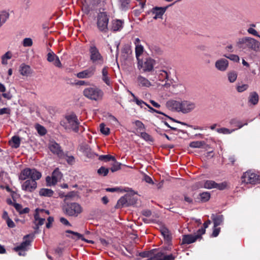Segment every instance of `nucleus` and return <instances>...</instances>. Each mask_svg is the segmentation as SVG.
<instances>
[{
  "label": "nucleus",
  "mask_w": 260,
  "mask_h": 260,
  "mask_svg": "<svg viewBox=\"0 0 260 260\" xmlns=\"http://www.w3.org/2000/svg\"><path fill=\"white\" fill-rule=\"evenodd\" d=\"M60 124L67 131H72L75 133H82L85 128L80 125L77 117L74 114L67 115L60 122Z\"/></svg>",
  "instance_id": "f257e3e1"
},
{
  "label": "nucleus",
  "mask_w": 260,
  "mask_h": 260,
  "mask_svg": "<svg viewBox=\"0 0 260 260\" xmlns=\"http://www.w3.org/2000/svg\"><path fill=\"white\" fill-rule=\"evenodd\" d=\"M63 213L69 216L77 217L83 211V208L76 202H66L62 207Z\"/></svg>",
  "instance_id": "f03ea898"
},
{
  "label": "nucleus",
  "mask_w": 260,
  "mask_h": 260,
  "mask_svg": "<svg viewBox=\"0 0 260 260\" xmlns=\"http://www.w3.org/2000/svg\"><path fill=\"white\" fill-rule=\"evenodd\" d=\"M89 55L90 61L95 65H102L104 59L100 52L98 48L93 44H91L89 47Z\"/></svg>",
  "instance_id": "7ed1b4c3"
},
{
  "label": "nucleus",
  "mask_w": 260,
  "mask_h": 260,
  "mask_svg": "<svg viewBox=\"0 0 260 260\" xmlns=\"http://www.w3.org/2000/svg\"><path fill=\"white\" fill-rule=\"evenodd\" d=\"M83 94L87 99L95 101L102 100L104 95L103 91L95 86L85 88Z\"/></svg>",
  "instance_id": "20e7f679"
},
{
  "label": "nucleus",
  "mask_w": 260,
  "mask_h": 260,
  "mask_svg": "<svg viewBox=\"0 0 260 260\" xmlns=\"http://www.w3.org/2000/svg\"><path fill=\"white\" fill-rule=\"evenodd\" d=\"M41 173L35 169L26 168L21 171L19 179L21 180H25L29 178L30 180H38L41 178Z\"/></svg>",
  "instance_id": "39448f33"
},
{
  "label": "nucleus",
  "mask_w": 260,
  "mask_h": 260,
  "mask_svg": "<svg viewBox=\"0 0 260 260\" xmlns=\"http://www.w3.org/2000/svg\"><path fill=\"white\" fill-rule=\"evenodd\" d=\"M237 44L240 48L247 47L254 51L258 50L260 45V43L257 41L249 37L239 39Z\"/></svg>",
  "instance_id": "423d86ee"
},
{
  "label": "nucleus",
  "mask_w": 260,
  "mask_h": 260,
  "mask_svg": "<svg viewBox=\"0 0 260 260\" xmlns=\"http://www.w3.org/2000/svg\"><path fill=\"white\" fill-rule=\"evenodd\" d=\"M109 17L105 12H100L97 16V26L98 29L102 32H106L108 31V24Z\"/></svg>",
  "instance_id": "0eeeda50"
},
{
  "label": "nucleus",
  "mask_w": 260,
  "mask_h": 260,
  "mask_svg": "<svg viewBox=\"0 0 260 260\" xmlns=\"http://www.w3.org/2000/svg\"><path fill=\"white\" fill-rule=\"evenodd\" d=\"M155 60L150 57H147L144 60H138V68L142 70L143 72H151L153 70L155 64Z\"/></svg>",
  "instance_id": "6e6552de"
},
{
  "label": "nucleus",
  "mask_w": 260,
  "mask_h": 260,
  "mask_svg": "<svg viewBox=\"0 0 260 260\" xmlns=\"http://www.w3.org/2000/svg\"><path fill=\"white\" fill-rule=\"evenodd\" d=\"M242 182L246 184H253L260 183V177L257 174L252 172L251 171H248L245 172L241 177Z\"/></svg>",
  "instance_id": "1a4fd4ad"
},
{
  "label": "nucleus",
  "mask_w": 260,
  "mask_h": 260,
  "mask_svg": "<svg viewBox=\"0 0 260 260\" xmlns=\"http://www.w3.org/2000/svg\"><path fill=\"white\" fill-rule=\"evenodd\" d=\"M29 235H26L23 238V241L18 246L14 247V250L18 252V254L20 256H24L25 251L27 250V247L30 245L31 241L30 240Z\"/></svg>",
  "instance_id": "9d476101"
},
{
  "label": "nucleus",
  "mask_w": 260,
  "mask_h": 260,
  "mask_svg": "<svg viewBox=\"0 0 260 260\" xmlns=\"http://www.w3.org/2000/svg\"><path fill=\"white\" fill-rule=\"evenodd\" d=\"M48 148L54 155L57 157L62 158L64 156V153L61 147L55 141H50L48 144Z\"/></svg>",
  "instance_id": "9b49d317"
},
{
  "label": "nucleus",
  "mask_w": 260,
  "mask_h": 260,
  "mask_svg": "<svg viewBox=\"0 0 260 260\" xmlns=\"http://www.w3.org/2000/svg\"><path fill=\"white\" fill-rule=\"evenodd\" d=\"M61 177L62 174L58 168L55 169L52 174V176H47L46 178L47 185L51 186L55 185L61 179Z\"/></svg>",
  "instance_id": "f8f14e48"
},
{
  "label": "nucleus",
  "mask_w": 260,
  "mask_h": 260,
  "mask_svg": "<svg viewBox=\"0 0 260 260\" xmlns=\"http://www.w3.org/2000/svg\"><path fill=\"white\" fill-rule=\"evenodd\" d=\"M95 72V67L92 66L78 73L76 76L80 79L90 78L94 75Z\"/></svg>",
  "instance_id": "ddd939ff"
},
{
  "label": "nucleus",
  "mask_w": 260,
  "mask_h": 260,
  "mask_svg": "<svg viewBox=\"0 0 260 260\" xmlns=\"http://www.w3.org/2000/svg\"><path fill=\"white\" fill-rule=\"evenodd\" d=\"M37 187V183L35 180H27L21 185V188L23 190L31 192L34 191Z\"/></svg>",
  "instance_id": "4468645a"
},
{
  "label": "nucleus",
  "mask_w": 260,
  "mask_h": 260,
  "mask_svg": "<svg viewBox=\"0 0 260 260\" xmlns=\"http://www.w3.org/2000/svg\"><path fill=\"white\" fill-rule=\"evenodd\" d=\"M81 1L83 4L82 10L87 14L99 3V0H81Z\"/></svg>",
  "instance_id": "2eb2a0df"
},
{
  "label": "nucleus",
  "mask_w": 260,
  "mask_h": 260,
  "mask_svg": "<svg viewBox=\"0 0 260 260\" xmlns=\"http://www.w3.org/2000/svg\"><path fill=\"white\" fill-rule=\"evenodd\" d=\"M196 108V104L189 101H182L181 103V112L188 113Z\"/></svg>",
  "instance_id": "dca6fc26"
},
{
  "label": "nucleus",
  "mask_w": 260,
  "mask_h": 260,
  "mask_svg": "<svg viewBox=\"0 0 260 260\" xmlns=\"http://www.w3.org/2000/svg\"><path fill=\"white\" fill-rule=\"evenodd\" d=\"M229 61L225 58H220L215 62V67L220 72H225L229 67Z\"/></svg>",
  "instance_id": "f3484780"
},
{
  "label": "nucleus",
  "mask_w": 260,
  "mask_h": 260,
  "mask_svg": "<svg viewBox=\"0 0 260 260\" xmlns=\"http://www.w3.org/2000/svg\"><path fill=\"white\" fill-rule=\"evenodd\" d=\"M47 60L50 62H52L54 65L58 68H61L62 64L59 57L51 50L47 55Z\"/></svg>",
  "instance_id": "a211bd4d"
},
{
  "label": "nucleus",
  "mask_w": 260,
  "mask_h": 260,
  "mask_svg": "<svg viewBox=\"0 0 260 260\" xmlns=\"http://www.w3.org/2000/svg\"><path fill=\"white\" fill-rule=\"evenodd\" d=\"M181 103L182 101L170 100L167 102L166 106L172 111L181 112Z\"/></svg>",
  "instance_id": "6ab92c4d"
},
{
  "label": "nucleus",
  "mask_w": 260,
  "mask_h": 260,
  "mask_svg": "<svg viewBox=\"0 0 260 260\" xmlns=\"http://www.w3.org/2000/svg\"><path fill=\"white\" fill-rule=\"evenodd\" d=\"M109 68L107 66L104 67L102 70L101 79L102 81L108 86L112 85L110 75L108 72Z\"/></svg>",
  "instance_id": "aec40b11"
},
{
  "label": "nucleus",
  "mask_w": 260,
  "mask_h": 260,
  "mask_svg": "<svg viewBox=\"0 0 260 260\" xmlns=\"http://www.w3.org/2000/svg\"><path fill=\"white\" fill-rule=\"evenodd\" d=\"M43 209H36L35 210V213L34 215L35 221L34 223L35 225H37L38 226H40L44 224L45 221V218L41 217V214L43 213Z\"/></svg>",
  "instance_id": "412c9836"
},
{
  "label": "nucleus",
  "mask_w": 260,
  "mask_h": 260,
  "mask_svg": "<svg viewBox=\"0 0 260 260\" xmlns=\"http://www.w3.org/2000/svg\"><path fill=\"white\" fill-rule=\"evenodd\" d=\"M201 235H200L198 232L197 234L194 235H184L182 238V244H189L194 242L198 239L201 238Z\"/></svg>",
  "instance_id": "4be33fe9"
},
{
  "label": "nucleus",
  "mask_w": 260,
  "mask_h": 260,
  "mask_svg": "<svg viewBox=\"0 0 260 260\" xmlns=\"http://www.w3.org/2000/svg\"><path fill=\"white\" fill-rule=\"evenodd\" d=\"M66 233L72 234L73 235L72 236H68V237L69 238H72L73 239H75V240L81 239L82 241H86L88 243H93V242L91 240H88L85 239V238H83V236L81 234H80L77 232H74V231H72L71 230H67L66 231Z\"/></svg>",
  "instance_id": "5701e85b"
},
{
  "label": "nucleus",
  "mask_w": 260,
  "mask_h": 260,
  "mask_svg": "<svg viewBox=\"0 0 260 260\" xmlns=\"http://www.w3.org/2000/svg\"><path fill=\"white\" fill-rule=\"evenodd\" d=\"M167 7H155L153 9L152 13L155 16L153 17V18L156 19L157 18H161L162 16L165 12Z\"/></svg>",
  "instance_id": "b1692460"
},
{
  "label": "nucleus",
  "mask_w": 260,
  "mask_h": 260,
  "mask_svg": "<svg viewBox=\"0 0 260 260\" xmlns=\"http://www.w3.org/2000/svg\"><path fill=\"white\" fill-rule=\"evenodd\" d=\"M19 72L21 75L27 77L32 73V70L29 66L23 63L20 66Z\"/></svg>",
  "instance_id": "393cba45"
},
{
  "label": "nucleus",
  "mask_w": 260,
  "mask_h": 260,
  "mask_svg": "<svg viewBox=\"0 0 260 260\" xmlns=\"http://www.w3.org/2000/svg\"><path fill=\"white\" fill-rule=\"evenodd\" d=\"M137 83L139 86L149 87L151 86V82L145 77L139 75L137 77Z\"/></svg>",
  "instance_id": "a878e982"
},
{
  "label": "nucleus",
  "mask_w": 260,
  "mask_h": 260,
  "mask_svg": "<svg viewBox=\"0 0 260 260\" xmlns=\"http://www.w3.org/2000/svg\"><path fill=\"white\" fill-rule=\"evenodd\" d=\"M211 217L213 221L214 228H216L220 225L223 220V216L222 215L212 214Z\"/></svg>",
  "instance_id": "bb28decb"
},
{
  "label": "nucleus",
  "mask_w": 260,
  "mask_h": 260,
  "mask_svg": "<svg viewBox=\"0 0 260 260\" xmlns=\"http://www.w3.org/2000/svg\"><path fill=\"white\" fill-rule=\"evenodd\" d=\"M123 22L121 20H113L112 22L111 29L116 31L120 30L123 27Z\"/></svg>",
  "instance_id": "cd10ccee"
},
{
  "label": "nucleus",
  "mask_w": 260,
  "mask_h": 260,
  "mask_svg": "<svg viewBox=\"0 0 260 260\" xmlns=\"http://www.w3.org/2000/svg\"><path fill=\"white\" fill-rule=\"evenodd\" d=\"M131 197L129 196H126L125 197L121 198L118 202V204H121V205H124L125 204H133L136 202V200L134 198H133V201L132 202L130 201Z\"/></svg>",
  "instance_id": "c85d7f7f"
},
{
  "label": "nucleus",
  "mask_w": 260,
  "mask_h": 260,
  "mask_svg": "<svg viewBox=\"0 0 260 260\" xmlns=\"http://www.w3.org/2000/svg\"><path fill=\"white\" fill-rule=\"evenodd\" d=\"M160 232L161 235L163 236L164 239L167 241V242H170L171 240V236L169 233L168 229L165 227H162L160 229Z\"/></svg>",
  "instance_id": "c756f323"
},
{
  "label": "nucleus",
  "mask_w": 260,
  "mask_h": 260,
  "mask_svg": "<svg viewBox=\"0 0 260 260\" xmlns=\"http://www.w3.org/2000/svg\"><path fill=\"white\" fill-rule=\"evenodd\" d=\"M9 17V13L5 11L0 13V27H1Z\"/></svg>",
  "instance_id": "7c9ffc66"
},
{
  "label": "nucleus",
  "mask_w": 260,
  "mask_h": 260,
  "mask_svg": "<svg viewBox=\"0 0 260 260\" xmlns=\"http://www.w3.org/2000/svg\"><path fill=\"white\" fill-rule=\"evenodd\" d=\"M170 73L166 70H160L158 74V79L160 81H165L168 79Z\"/></svg>",
  "instance_id": "2f4dec72"
},
{
  "label": "nucleus",
  "mask_w": 260,
  "mask_h": 260,
  "mask_svg": "<svg viewBox=\"0 0 260 260\" xmlns=\"http://www.w3.org/2000/svg\"><path fill=\"white\" fill-rule=\"evenodd\" d=\"M54 191L48 188H42L39 191V194L41 196L50 197L53 194Z\"/></svg>",
  "instance_id": "473e14b6"
},
{
  "label": "nucleus",
  "mask_w": 260,
  "mask_h": 260,
  "mask_svg": "<svg viewBox=\"0 0 260 260\" xmlns=\"http://www.w3.org/2000/svg\"><path fill=\"white\" fill-rule=\"evenodd\" d=\"M10 143L13 148H17L19 147L20 144V139L18 136H13L11 141Z\"/></svg>",
  "instance_id": "72a5a7b5"
},
{
  "label": "nucleus",
  "mask_w": 260,
  "mask_h": 260,
  "mask_svg": "<svg viewBox=\"0 0 260 260\" xmlns=\"http://www.w3.org/2000/svg\"><path fill=\"white\" fill-rule=\"evenodd\" d=\"M258 101V95L256 92H252L250 94L249 102L253 105H256Z\"/></svg>",
  "instance_id": "f704fd0d"
},
{
  "label": "nucleus",
  "mask_w": 260,
  "mask_h": 260,
  "mask_svg": "<svg viewBox=\"0 0 260 260\" xmlns=\"http://www.w3.org/2000/svg\"><path fill=\"white\" fill-rule=\"evenodd\" d=\"M144 51V47L142 45H137L135 47L136 56L137 60L140 59V57Z\"/></svg>",
  "instance_id": "c9c22d12"
},
{
  "label": "nucleus",
  "mask_w": 260,
  "mask_h": 260,
  "mask_svg": "<svg viewBox=\"0 0 260 260\" xmlns=\"http://www.w3.org/2000/svg\"><path fill=\"white\" fill-rule=\"evenodd\" d=\"M120 8L122 11H126L129 8L130 0H119Z\"/></svg>",
  "instance_id": "e433bc0d"
},
{
  "label": "nucleus",
  "mask_w": 260,
  "mask_h": 260,
  "mask_svg": "<svg viewBox=\"0 0 260 260\" xmlns=\"http://www.w3.org/2000/svg\"><path fill=\"white\" fill-rule=\"evenodd\" d=\"M216 182L213 180H206L205 181L203 187L206 189H211L215 188Z\"/></svg>",
  "instance_id": "4c0bfd02"
},
{
  "label": "nucleus",
  "mask_w": 260,
  "mask_h": 260,
  "mask_svg": "<svg viewBox=\"0 0 260 260\" xmlns=\"http://www.w3.org/2000/svg\"><path fill=\"white\" fill-rule=\"evenodd\" d=\"M11 57H12V55H11V53L9 52H7L1 57L2 64L3 65L7 64L8 60L11 59Z\"/></svg>",
  "instance_id": "58836bf2"
},
{
  "label": "nucleus",
  "mask_w": 260,
  "mask_h": 260,
  "mask_svg": "<svg viewBox=\"0 0 260 260\" xmlns=\"http://www.w3.org/2000/svg\"><path fill=\"white\" fill-rule=\"evenodd\" d=\"M147 260H161V251L154 253L153 250H152L151 255Z\"/></svg>",
  "instance_id": "ea45409f"
},
{
  "label": "nucleus",
  "mask_w": 260,
  "mask_h": 260,
  "mask_svg": "<svg viewBox=\"0 0 260 260\" xmlns=\"http://www.w3.org/2000/svg\"><path fill=\"white\" fill-rule=\"evenodd\" d=\"M228 80L230 82H234L237 78V74L235 71H231L228 73Z\"/></svg>",
  "instance_id": "a19ab883"
},
{
  "label": "nucleus",
  "mask_w": 260,
  "mask_h": 260,
  "mask_svg": "<svg viewBox=\"0 0 260 260\" xmlns=\"http://www.w3.org/2000/svg\"><path fill=\"white\" fill-rule=\"evenodd\" d=\"M86 155L89 158H94L95 156H98V154L93 152L90 148L86 147L84 150Z\"/></svg>",
  "instance_id": "79ce46f5"
},
{
  "label": "nucleus",
  "mask_w": 260,
  "mask_h": 260,
  "mask_svg": "<svg viewBox=\"0 0 260 260\" xmlns=\"http://www.w3.org/2000/svg\"><path fill=\"white\" fill-rule=\"evenodd\" d=\"M128 92L130 93V94L132 95V96L133 97V101L135 102L138 106H140L141 107H143V105H145L146 106L147 104L145 103L144 101H143L141 100L138 99L137 97H136L133 93H132L131 91H128Z\"/></svg>",
  "instance_id": "37998d69"
},
{
  "label": "nucleus",
  "mask_w": 260,
  "mask_h": 260,
  "mask_svg": "<svg viewBox=\"0 0 260 260\" xmlns=\"http://www.w3.org/2000/svg\"><path fill=\"white\" fill-rule=\"evenodd\" d=\"M235 131V129H228L225 127H222V128H217L216 129V131L217 133H220V134H222L224 135L230 134L232 133H233V132H234Z\"/></svg>",
  "instance_id": "c03bdc74"
},
{
  "label": "nucleus",
  "mask_w": 260,
  "mask_h": 260,
  "mask_svg": "<svg viewBox=\"0 0 260 260\" xmlns=\"http://www.w3.org/2000/svg\"><path fill=\"white\" fill-rule=\"evenodd\" d=\"M99 159L100 160H104L106 161H109L111 160L112 161H115V157L110 155H101L99 156Z\"/></svg>",
  "instance_id": "a18cd8bd"
},
{
  "label": "nucleus",
  "mask_w": 260,
  "mask_h": 260,
  "mask_svg": "<svg viewBox=\"0 0 260 260\" xmlns=\"http://www.w3.org/2000/svg\"><path fill=\"white\" fill-rule=\"evenodd\" d=\"M200 199L203 202H206L208 201L210 198V193L208 192H203L200 193Z\"/></svg>",
  "instance_id": "49530a36"
},
{
  "label": "nucleus",
  "mask_w": 260,
  "mask_h": 260,
  "mask_svg": "<svg viewBox=\"0 0 260 260\" xmlns=\"http://www.w3.org/2000/svg\"><path fill=\"white\" fill-rule=\"evenodd\" d=\"M176 255L171 254L167 255L165 252L161 251V260H174Z\"/></svg>",
  "instance_id": "de8ad7c7"
},
{
  "label": "nucleus",
  "mask_w": 260,
  "mask_h": 260,
  "mask_svg": "<svg viewBox=\"0 0 260 260\" xmlns=\"http://www.w3.org/2000/svg\"><path fill=\"white\" fill-rule=\"evenodd\" d=\"M113 164L112 165V167L110 168V170L112 172H115L120 169L121 163L117 162L116 160L113 161Z\"/></svg>",
  "instance_id": "09e8293b"
},
{
  "label": "nucleus",
  "mask_w": 260,
  "mask_h": 260,
  "mask_svg": "<svg viewBox=\"0 0 260 260\" xmlns=\"http://www.w3.org/2000/svg\"><path fill=\"white\" fill-rule=\"evenodd\" d=\"M211 221L210 220H208L207 221L205 222L203 224V227L199 229L198 232L201 235L204 234L205 233V229L208 227Z\"/></svg>",
  "instance_id": "8fccbe9b"
},
{
  "label": "nucleus",
  "mask_w": 260,
  "mask_h": 260,
  "mask_svg": "<svg viewBox=\"0 0 260 260\" xmlns=\"http://www.w3.org/2000/svg\"><path fill=\"white\" fill-rule=\"evenodd\" d=\"M36 129L38 133L41 136H43L46 133L45 128L39 124L36 125Z\"/></svg>",
  "instance_id": "3c124183"
},
{
  "label": "nucleus",
  "mask_w": 260,
  "mask_h": 260,
  "mask_svg": "<svg viewBox=\"0 0 260 260\" xmlns=\"http://www.w3.org/2000/svg\"><path fill=\"white\" fill-rule=\"evenodd\" d=\"M100 131L101 132L105 135H108L109 134L110 129L105 126L104 123H101L100 125Z\"/></svg>",
  "instance_id": "603ef678"
},
{
  "label": "nucleus",
  "mask_w": 260,
  "mask_h": 260,
  "mask_svg": "<svg viewBox=\"0 0 260 260\" xmlns=\"http://www.w3.org/2000/svg\"><path fill=\"white\" fill-rule=\"evenodd\" d=\"M204 144L202 141H193L189 144V146L191 148H200Z\"/></svg>",
  "instance_id": "864d4df0"
},
{
  "label": "nucleus",
  "mask_w": 260,
  "mask_h": 260,
  "mask_svg": "<svg viewBox=\"0 0 260 260\" xmlns=\"http://www.w3.org/2000/svg\"><path fill=\"white\" fill-rule=\"evenodd\" d=\"M109 172V169L106 168L104 167H101L98 170V173L99 175H102L104 176H106Z\"/></svg>",
  "instance_id": "5fc2aeb1"
},
{
  "label": "nucleus",
  "mask_w": 260,
  "mask_h": 260,
  "mask_svg": "<svg viewBox=\"0 0 260 260\" xmlns=\"http://www.w3.org/2000/svg\"><path fill=\"white\" fill-rule=\"evenodd\" d=\"M22 44L24 47H30L32 45V40L29 38H25L23 40Z\"/></svg>",
  "instance_id": "6e6d98bb"
},
{
  "label": "nucleus",
  "mask_w": 260,
  "mask_h": 260,
  "mask_svg": "<svg viewBox=\"0 0 260 260\" xmlns=\"http://www.w3.org/2000/svg\"><path fill=\"white\" fill-rule=\"evenodd\" d=\"M140 136L142 138L146 141H152V138L148 134L145 132L141 133Z\"/></svg>",
  "instance_id": "4d7b16f0"
},
{
  "label": "nucleus",
  "mask_w": 260,
  "mask_h": 260,
  "mask_svg": "<svg viewBox=\"0 0 260 260\" xmlns=\"http://www.w3.org/2000/svg\"><path fill=\"white\" fill-rule=\"evenodd\" d=\"M227 185H228V184H227L226 182H223L220 183H216L215 188H216V189L221 190H223L225 188H226L227 187Z\"/></svg>",
  "instance_id": "13d9d810"
},
{
  "label": "nucleus",
  "mask_w": 260,
  "mask_h": 260,
  "mask_svg": "<svg viewBox=\"0 0 260 260\" xmlns=\"http://www.w3.org/2000/svg\"><path fill=\"white\" fill-rule=\"evenodd\" d=\"M224 57H225L227 58L230 59L231 60L234 61H239V57L235 54H230L229 55H224Z\"/></svg>",
  "instance_id": "bf43d9fd"
},
{
  "label": "nucleus",
  "mask_w": 260,
  "mask_h": 260,
  "mask_svg": "<svg viewBox=\"0 0 260 260\" xmlns=\"http://www.w3.org/2000/svg\"><path fill=\"white\" fill-rule=\"evenodd\" d=\"M248 85L247 84H242L241 85H238L237 87V90L239 92H243L247 89Z\"/></svg>",
  "instance_id": "052dcab7"
},
{
  "label": "nucleus",
  "mask_w": 260,
  "mask_h": 260,
  "mask_svg": "<svg viewBox=\"0 0 260 260\" xmlns=\"http://www.w3.org/2000/svg\"><path fill=\"white\" fill-rule=\"evenodd\" d=\"M152 251L143 252L140 253V256L142 257H149L151 255Z\"/></svg>",
  "instance_id": "680f3d73"
},
{
  "label": "nucleus",
  "mask_w": 260,
  "mask_h": 260,
  "mask_svg": "<svg viewBox=\"0 0 260 260\" xmlns=\"http://www.w3.org/2000/svg\"><path fill=\"white\" fill-rule=\"evenodd\" d=\"M247 31L248 32V33H249L250 34H252L255 36L260 38V36L258 34L256 30L252 28H251V27L249 28L247 30Z\"/></svg>",
  "instance_id": "e2e57ef3"
},
{
  "label": "nucleus",
  "mask_w": 260,
  "mask_h": 260,
  "mask_svg": "<svg viewBox=\"0 0 260 260\" xmlns=\"http://www.w3.org/2000/svg\"><path fill=\"white\" fill-rule=\"evenodd\" d=\"M184 201L188 203V204H192L193 203V199L188 197L187 194H183Z\"/></svg>",
  "instance_id": "0e129e2a"
},
{
  "label": "nucleus",
  "mask_w": 260,
  "mask_h": 260,
  "mask_svg": "<svg viewBox=\"0 0 260 260\" xmlns=\"http://www.w3.org/2000/svg\"><path fill=\"white\" fill-rule=\"evenodd\" d=\"M47 223H46V226L47 228L49 229L51 227L52 223L54 221V219L52 217H49L47 219Z\"/></svg>",
  "instance_id": "69168bd1"
},
{
  "label": "nucleus",
  "mask_w": 260,
  "mask_h": 260,
  "mask_svg": "<svg viewBox=\"0 0 260 260\" xmlns=\"http://www.w3.org/2000/svg\"><path fill=\"white\" fill-rule=\"evenodd\" d=\"M7 223L9 228H13L15 226L14 222L9 217L7 220Z\"/></svg>",
  "instance_id": "338daca9"
},
{
  "label": "nucleus",
  "mask_w": 260,
  "mask_h": 260,
  "mask_svg": "<svg viewBox=\"0 0 260 260\" xmlns=\"http://www.w3.org/2000/svg\"><path fill=\"white\" fill-rule=\"evenodd\" d=\"M10 113V110L7 108H4L0 109V115H3L4 114H8Z\"/></svg>",
  "instance_id": "774afa93"
}]
</instances>
